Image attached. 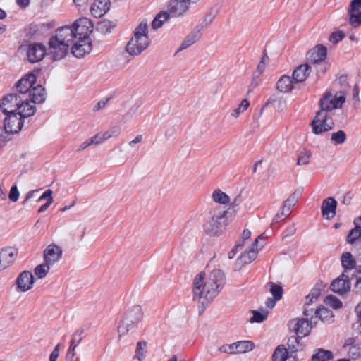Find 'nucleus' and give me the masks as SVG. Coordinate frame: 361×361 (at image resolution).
I'll return each mask as SVG.
<instances>
[{"mask_svg":"<svg viewBox=\"0 0 361 361\" xmlns=\"http://www.w3.org/2000/svg\"><path fill=\"white\" fill-rule=\"evenodd\" d=\"M97 30L103 33L106 34L110 32V22L108 20H104L99 22L97 25Z\"/></svg>","mask_w":361,"mask_h":361,"instance_id":"54","label":"nucleus"},{"mask_svg":"<svg viewBox=\"0 0 361 361\" xmlns=\"http://www.w3.org/2000/svg\"><path fill=\"white\" fill-rule=\"evenodd\" d=\"M310 156L311 153L310 151L301 152L298 157L297 164L299 166L307 164L309 163Z\"/></svg>","mask_w":361,"mask_h":361,"instance_id":"51","label":"nucleus"},{"mask_svg":"<svg viewBox=\"0 0 361 361\" xmlns=\"http://www.w3.org/2000/svg\"><path fill=\"white\" fill-rule=\"evenodd\" d=\"M289 325L293 327V331L298 337L302 338L308 335L314 324L306 318L294 319L290 322Z\"/></svg>","mask_w":361,"mask_h":361,"instance_id":"14","label":"nucleus"},{"mask_svg":"<svg viewBox=\"0 0 361 361\" xmlns=\"http://www.w3.org/2000/svg\"><path fill=\"white\" fill-rule=\"evenodd\" d=\"M355 277H356L355 286L357 288H359L361 290V267L357 271Z\"/></svg>","mask_w":361,"mask_h":361,"instance_id":"64","label":"nucleus"},{"mask_svg":"<svg viewBox=\"0 0 361 361\" xmlns=\"http://www.w3.org/2000/svg\"><path fill=\"white\" fill-rule=\"evenodd\" d=\"M253 316L250 319L251 322H262L267 318L269 311L266 309H261L260 312L252 311Z\"/></svg>","mask_w":361,"mask_h":361,"instance_id":"42","label":"nucleus"},{"mask_svg":"<svg viewBox=\"0 0 361 361\" xmlns=\"http://www.w3.org/2000/svg\"><path fill=\"white\" fill-rule=\"evenodd\" d=\"M120 133V129L118 127H114L104 133H98L94 136L96 145L100 144L113 136H116Z\"/></svg>","mask_w":361,"mask_h":361,"instance_id":"32","label":"nucleus"},{"mask_svg":"<svg viewBox=\"0 0 361 361\" xmlns=\"http://www.w3.org/2000/svg\"><path fill=\"white\" fill-rule=\"evenodd\" d=\"M348 355L350 358L356 360L361 356V347L353 345L349 348Z\"/></svg>","mask_w":361,"mask_h":361,"instance_id":"52","label":"nucleus"},{"mask_svg":"<svg viewBox=\"0 0 361 361\" xmlns=\"http://www.w3.org/2000/svg\"><path fill=\"white\" fill-rule=\"evenodd\" d=\"M257 256V250H231L228 253L230 259H235L233 269L240 270L245 264L252 262Z\"/></svg>","mask_w":361,"mask_h":361,"instance_id":"9","label":"nucleus"},{"mask_svg":"<svg viewBox=\"0 0 361 361\" xmlns=\"http://www.w3.org/2000/svg\"><path fill=\"white\" fill-rule=\"evenodd\" d=\"M224 283V274L219 269H214L205 279V274L200 272L193 282L194 300L204 308L216 296Z\"/></svg>","mask_w":361,"mask_h":361,"instance_id":"1","label":"nucleus"},{"mask_svg":"<svg viewBox=\"0 0 361 361\" xmlns=\"http://www.w3.org/2000/svg\"><path fill=\"white\" fill-rule=\"evenodd\" d=\"M227 209L216 204H211L207 209L202 226L204 233L209 237H219L228 225Z\"/></svg>","mask_w":361,"mask_h":361,"instance_id":"2","label":"nucleus"},{"mask_svg":"<svg viewBox=\"0 0 361 361\" xmlns=\"http://www.w3.org/2000/svg\"><path fill=\"white\" fill-rule=\"evenodd\" d=\"M219 351L224 353L235 354L234 343L225 344L218 348Z\"/></svg>","mask_w":361,"mask_h":361,"instance_id":"56","label":"nucleus"},{"mask_svg":"<svg viewBox=\"0 0 361 361\" xmlns=\"http://www.w3.org/2000/svg\"><path fill=\"white\" fill-rule=\"evenodd\" d=\"M61 347V343H58L54 350L51 352L49 356V361H56L59 355V349Z\"/></svg>","mask_w":361,"mask_h":361,"instance_id":"60","label":"nucleus"},{"mask_svg":"<svg viewBox=\"0 0 361 361\" xmlns=\"http://www.w3.org/2000/svg\"><path fill=\"white\" fill-rule=\"evenodd\" d=\"M288 357H290V353L283 345H279L274 350L272 359L273 361H286Z\"/></svg>","mask_w":361,"mask_h":361,"instance_id":"36","label":"nucleus"},{"mask_svg":"<svg viewBox=\"0 0 361 361\" xmlns=\"http://www.w3.org/2000/svg\"><path fill=\"white\" fill-rule=\"evenodd\" d=\"M331 288L332 291L340 295L348 292L350 289V282L348 276L342 274L339 277L332 281Z\"/></svg>","mask_w":361,"mask_h":361,"instance_id":"19","label":"nucleus"},{"mask_svg":"<svg viewBox=\"0 0 361 361\" xmlns=\"http://www.w3.org/2000/svg\"><path fill=\"white\" fill-rule=\"evenodd\" d=\"M327 49L322 44L314 47L312 53V61L315 63L323 62L326 58Z\"/></svg>","mask_w":361,"mask_h":361,"instance_id":"33","label":"nucleus"},{"mask_svg":"<svg viewBox=\"0 0 361 361\" xmlns=\"http://www.w3.org/2000/svg\"><path fill=\"white\" fill-rule=\"evenodd\" d=\"M331 140L336 145L343 144L346 140V135L343 130H341L336 133H333Z\"/></svg>","mask_w":361,"mask_h":361,"instance_id":"48","label":"nucleus"},{"mask_svg":"<svg viewBox=\"0 0 361 361\" xmlns=\"http://www.w3.org/2000/svg\"><path fill=\"white\" fill-rule=\"evenodd\" d=\"M354 224L355 227L350 231L346 238L350 244H353L357 240L361 241V216L355 219Z\"/></svg>","mask_w":361,"mask_h":361,"instance_id":"29","label":"nucleus"},{"mask_svg":"<svg viewBox=\"0 0 361 361\" xmlns=\"http://www.w3.org/2000/svg\"><path fill=\"white\" fill-rule=\"evenodd\" d=\"M211 198L215 204H218V206L224 207L225 209L231 203L229 195L219 188L212 192Z\"/></svg>","mask_w":361,"mask_h":361,"instance_id":"26","label":"nucleus"},{"mask_svg":"<svg viewBox=\"0 0 361 361\" xmlns=\"http://www.w3.org/2000/svg\"><path fill=\"white\" fill-rule=\"evenodd\" d=\"M75 42L72 47V54L77 58L84 57L92 50V44L90 40L75 39Z\"/></svg>","mask_w":361,"mask_h":361,"instance_id":"20","label":"nucleus"},{"mask_svg":"<svg viewBox=\"0 0 361 361\" xmlns=\"http://www.w3.org/2000/svg\"><path fill=\"white\" fill-rule=\"evenodd\" d=\"M270 292L276 300H279L282 298L283 289L279 285L271 283Z\"/></svg>","mask_w":361,"mask_h":361,"instance_id":"50","label":"nucleus"},{"mask_svg":"<svg viewBox=\"0 0 361 361\" xmlns=\"http://www.w3.org/2000/svg\"><path fill=\"white\" fill-rule=\"evenodd\" d=\"M142 140V136L141 135H138L133 140L129 142L128 145L133 148L136 144L141 142Z\"/></svg>","mask_w":361,"mask_h":361,"instance_id":"63","label":"nucleus"},{"mask_svg":"<svg viewBox=\"0 0 361 361\" xmlns=\"http://www.w3.org/2000/svg\"><path fill=\"white\" fill-rule=\"evenodd\" d=\"M342 265L345 269H352L355 265V260L350 252H345L341 257Z\"/></svg>","mask_w":361,"mask_h":361,"instance_id":"43","label":"nucleus"},{"mask_svg":"<svg viewBox=\"0 0 361 361\" xmlns=\"http://www.w3.org/2000/svg\"><path fill=\"white\" fill-rule=\"evenodd\" d=\"M261 82V77L253 74L251 82L249 85L247 94L252 92L256 87L259 86Z\"/></svg>","mask_w":361,"mask_h":361,"instance_id":"53","label":"nucleus"},{"mask_svg":"<svg viewBox=\"0 0 361 361\" xmlns=\"http://www.w3.org/2000/svg\"><path fill=\"white\" fill-rule=\"evenodd\" d=\"M49 267L50 266L44 262L37 265L34 269V273L37 279H42L44 278L49 271Z\"/></svg>","mask_w":361,"mask_h":361,"instance_id":"40","label":"nucleus"},{"mask_svg":"<svg viewBox=\"0 0 361 361\" xmlns=\"http://www.w3.org/2000/svg\"><path fill=\"white\" fill-rule=\"evenodd\" d=\"M319 295L320 290L319 289H312L310 294L306 296L304 304L312 306L314 303H315L317 301Z\"/></svg>","mask_w":361,"mask_h":361,"instance_id":"45","label":"nucleus"},{"mask_svg":"<svg viewBox=\"0 0 361 361\" xmlns=\"http://www.w3.org/2000/svg\"><path fill=\"white\" fill-rule=\"evenodd\" d=\"M147 355V342L145 341H139L137 343L135 349V358L139 361H142Z\"/></svg>","mask_w":361,"mask_h":361,"instance_id":"38","label":"nucleus"},{"mask_svg":"<svg viewBox=\"0 0 361 361\" xmlns=\"http://www.w3.org/2000/svg\"><path fill=\"white\" fill-rule=\"evenodd\" d=\"M4 118V133L7 134L18 133L23 126V119L25 117L21 116L18 113L7 114Z\"/></svg>","mask_w":361,"mask_h":361,"instance_id":"11","label":"nucleus"},{"mask_svg":"<svg viewBox=\"0 0 361 361\" xmlns=\"http://www.w3.org/2000/svg\"><path fill=\"white\" fill-rule=\"evenodd\" d=\"M149 45L148 26L142 21L135 29L133 36L126 46V51L130 56H137Z\"/></svg>","mask_w":361,"mask_h":361,"instance_id":"5","label":"nucleus"},{"mask_svg":"<svg viewBox=\"0 0 361 361\" xmlns=\"http://www.w3.org/2000/svg\"><path fill=\"white\" fill-rule=\"evenodd\" d=\"M353 100L355 106L358 105L360 103L359 98V87L357 84H355L353 90Z\"/></svg>","mask_w":361,"mask_h":361,"instance_id":"58","label":"nucleus"},{"mask_svg":"<svg viewBox=\"0 0 361 361\" xmlns=\"http://www.w3.org/2000/svg\"><path fill=\"white\" fill-rule=\"evenodd\" d=\"M268 59H269V57H268L267 53L265 51H264L262 59L257 67V69L253 73V74H255V75L261 77L264 71V69L266 67V63H267V61H268Z\"/></svg>","mask_w":361,"mask_h":361,"instance_id":"46","label":"nucleus"},{"mask_svg":"<svg viewBox=\"0 0 361 361\" xmlns=\"http://www.w3.org/2000/svg\"><path fill=\"white\" fill-rule=\"evenodd\" d=\"M19 195L20 193L18 190L17 187L16 185L11 187L8 195V198L10 199V200L12 202H16L19 198Z\"/></svg>","mask_w":361,"mask_h":361,"instance_id":"57","label":"nucleus"},{"mask_svg":"<svg viewBox=\"0 0 361 361\" xmlns=\"http://www.w3.org/2000/svg\"><path fill=\"white\" fill-rule=\"evenodd\" d=\"M345 101V94L341 92L339 94L333 96L330 92H326L320 99V111L326 112L335 109L341 108Z\"/></svg>","mask_w":361,"mask_h":361,"instance_id":"10","label":"nucleus"},{"mask_svg":"<svg viewBox=\"0 0 361 361\" xmlns=\"http://www.w3.org/2000/svg\"><path fill=\"white\" fill-rule=\"evenodd\" d=\"M337 207V202L333 197H328L325 199L322 204V212L324 218L326 219H331L336 215V209Z\"/></svg>","mask_w":361,"mask_h":361,"instance_id":"23","label":"nucleus"},{"mask_svg":"<svg viewBox=\"0 0 361 361\" xmlns=\"http://www.w3.org/2000/svg\"><path fill=\"white\" fill-rule=\"evenodd\" d=\"M46 53L45 47L39 43H34L29 45L27 51L28 61L30 63H37L42 60Z\"/></svg>","mask_w":361,"mask_h":361,"instance_id":"18","label":"nucleus"},{"mask_svg":"<svg viewBox=\"0 0 361 361\" xmlns=\"http://www.w3.org/2000/svg\"><path fill=\"white\" fill-rule=\"evenodd\" d=\"M316 309L314 310H304L303 314L305 317L306 319H309L310 321L311 324H316L317 323V321L315 319V315H314V311Z\"/></svg>","mask_w":361,"mask_h":361,"instance_id":"55","label":"nucleus"},{"mask_svg":"<svg viewBox=\"0 0 361 361\" xmlns=\"http://www.w3.org/2000/svg\"><path fill=\"white\" fill-rule=\"evenodd\" d=\"M192 0H171L168 6L169 13L174 17L183 15L189 8Z\"/></svg>","mask_w":361,"mask_h":361,"instance_id":"17","label":"nucleus"},{"mask_svg":"<svg viewBox=\"0 0 361 361\" xmlns=\"http://www.w3.org/2000/svg\"><path fill=\"white\" fill-rule=\"evenodd\" d=\"M52 193H53V192H52V190H50V189L47 190H46V191H45V192H44V193H43V194L39 197V198L38 201H41V200H44V199H47V200L48 199L53 198V197H52V196H51V195H52Z\"/></svg>","mask_w":361,"mask_h":361,"instance_id":"62","label":"nucleus"},{"mask_svg":"<svg viewBox=\"0 0 361 361\" xmlns=\"http://www.w3.org/2000/svg\"><path fill=\"white\" fill-rule=\"evenodd\" d=\"M62 250H44V263L49 266L56 264L62 257Z\"/></svg>","mask_w":361,"mask_h":361,"instance_id":"28","label":"nucleus"},{"mask_svg":"<svg viewBox=\"0 0 361 361\" xmlns=\"http://www.w3.org/2000/svg\"><path fill=\"white\" fill-rule=\"evenodd\" d=\"M298 201L295 193L290 195L286 200H285L281 207V210L278 212L273 219V222H278L290 215L293 207L295 205Z\"/></svg>","mask_w":361,"mask_h":361,"instance_id":"15","label":"nucleus"},{"mask_svg":"<svg viewBox=\"0 0 361 361\" xmlns=\"http://www.w3.org/2000/svg\"><path fill=\"white\" fill-rule=\"evenodd\" d=\"M333 357V353L330 350L319 349L318 352L312 356V361H328Z\"/></svg>","mask_w":361,"mask_h":361,"instance_id":"39","label":"nucleus"},{"mask_svg":"<svg viewBox=\"0 0 361 361\" xmlns=\"http://www.w3.org/2000/svg\"><path fill=\"white\" fill-rule=\"evenodd\" d=\"M311 67L307 63L298 66L293 72L292 78L295 83L303 82L310 75Z\"/></svg>","mask_w":361,"mask_h":361,"instance_id":"25","label":"nucleus"},{"mask_svg":"<svg viewBox=\"0 0 361 361\" xmlns=\"http://www.w3.org/2000/svg\"><path fill=\"white\" fill-rule=\"evenodd\" d=\"M215 17V14H213L212 13H207L205 16L203 23H204L206 26L210 25L214 20Z\"/></svg>","mask_w":361,"mask_h":361,"instance_id":"61","label":"nucleus"},{"mask_svg":"<svg viewBox=\"0 0 361 361\" xmlns=\"http://www.w3.org/2000/svg\"><path fill=\"white\" fill-rule=\"evenodd\" d=\"M250 106V102L247 99H244L241 101L240 104L233 109L231 113V117L238 118L241 114L245 112Z\"/></svg>","mask_w":361,"mask_h":361,"instance_id":"37","label":"nucleus"},{"mask_svg":"<svg viewBox=\"0 0 361 361\" xmlns=\"http://www.w3.org/2000/svg\"><path fill=\"white\" fill-rule=\"evenodd\" d=\"M63 27H67L71 31V42H73L76 39L90 40L89 37L93 30L91 20L85 17L76 20L71 27L63 26Z\"/></svg>","mask_w":361,"mask_h":361,"instance_id":"7","label":"nucleus"},{"mask_svg":"<svg viewBox=\"0 0 361 361\" xmlns=\"http://www.w3.org/2000/svg\"><path fill=\"white\" fill-rule=\"evenodd\" d=\"M92 144H96V141H95V139H94V136L92 137H91L90 139L87 140L85 142H83L82 143H81L80 145V146L78 147V151H82L85 148H87V147H89L90 145H91Z\"/></svg>","mask_w":361,"mask_h":361,"instance_id":"59","label":"nucleus"},{"mask_svg":"<svg viewBox=\"0 0 361 361\" xmlns=\"http://www.w3.org/2000/svg\"><path fill=\"white\" fill-rule=\"evenodd\" d=\"M251 231L244 229L234 248H262L268 245L267 236L264 233H262L254 240L251 239Z\"/></svg>","mask_w":361,"mask_h":361,"instance_id":"8","label":"nucleus"},{"mask_svg":"<svg viewBox=\"0 0 361 361\" xmlns=\"http://www.w3.org/2000/svg\"><path fill=\"white\" fill-rule=\"evenodd\" d=\"M45 90L41 85L32 87L27 94L28 102L30 104L42 103L45 99Z\"/></svg>","mask_w":361,"mask_h":361,"instance_id":"27","label":"nucleus"},{"mask_svg":"<svg viewBox=\"0 0 361 361\" xmlns=\"http://www.w3.org/2000/svg\"><path fill=\"white\" fill-rule=\"evenodd\" d=\"M294 81L288 75L281 76L277 82V89L283 93L290 92L293 88Z\"/></svg>","mask_w":361,"mask_h":361,"instance_id":"31","label":"nucleus"},{"mask_svg":"<svg viewBox=\"0 0 361 361\" xmlns=\"http://www.w3.org/2000/svg\"><path fill=\"white\" fill-rule=\"evenodd\" d=\"M197 40V36L195 33H190L188 35L186 38L183 40L181 45L178 49V51H180L182 50L185 49L189 47L192 44H193Z\"/></svg>","mask_w":361,"mask_h":361,"instance_id":"44","label":"nucleus"},{"mask_svg":"<svg viewBox=\"0 0 361 361\" xmlns=\"http://www.w3.org/2000/svg\"><path fill=\"white\" fill-rule=\"evenodd\" d=\"M314 315L317 321L320 319L322 322L329 321L333 317L332 312L324 307L317 308L314 311Z\"/></svg>","mask_w":361,"mask_h":361,"instance_id":"35","label":"nucleus"},{"mask_svg":"<svg viewBox=\"0 0 361 361\" xmlns=\"http://www.w3.org/2000/svg\"><path fill=\"white\" fill-rule=\"evenodd\" d=\"M18 255L17 250H0V271L8 267Z\"/></svg>","mask_w":361,"mask_h":361,"instance_id":"24","label":"nucleus"},{"mask_svg":"<svg viewBox=\"0 0 361 361\" xmlns=\"http://www.w3.org/2000/svg\"><path fill=\"white\" fill-rule=\"evenodd\" d=\"M0 109L4 114L18 113L24 117H30L36 111L35 106L28 102L27 95L9 94L2 99Z\"/></svg>","mask_w":361,"mask_h":361,"instance_id":"3","label":"nucleus"},{"mask_svg":"<svg viewBox=\"0 0 361 361\" xmlns=\"http://www.w3.org/2000/svg\"><path fill=\"white\" fill-rule=\"evenodd\" d=\"M35 283L32 274L30 271H23L18 276L16 284L18 289L22 292H26L30 290Z\"/></svg>","mask_w":361,"mask_h":361,"instance_id":"16","label":"nucleus"},{"mask_svg":"<svg viewBox=\"0 0 361 361\" xmlns=\"http://www.w3.org/2000/svg\"><path fill=\"white\" fill-rule=\"evenodd\" d=\"M143 318L142 309L140 305H134L125 314L123 319L118 326V336H125L130 330L142 321Z\"/></svg>","mask_w":361,"mask_h":361,"instance_id":"6","label":"nucleus"},{"mask_svg":"<svg viewBox=\"0 0 361 361\" xmlns=\"http://www.w3.org/2000/svg\"><path fill=\"white\" fill-rule=\"evenodd\" d=\"M169 17V14L167 12H161L157 14L155 18L153 20L152 26L154 29H158L161 27L164 22L166 21Z\"/></svg>","mask_w":361,"mask_h":361,"instance_id":"41","label":"nucleus"},{"mask_svg":"<svg viewBox=\"0 0 361 361\" xmlns=\"http://www.w3.org/2000/svg\"><path fill=\"white\" fill-rule=\"evenodd\" d=\"M71 31L67 27H60L49 41V54L55 61L64 58L68 51L71 42Z\"/></svg>","mask_w":361,"mask_h":361,"instance_id":"4","label":"nucleus"},{"mask_svg":"<svg viewBox=\"0 0 361 361\" xmlns=\"http://www.w3.org/2000/svg\"><path fill=\"white\" fill-rule=\"evenodd\" d=\"M109 0H94L91 6L90 12L95 18H100L109 10Z\"/></svg>","mask_w":361,"mask_h":361,"instance_id":"22","label":"nucleus"},{"mask_svg":"<svg viewBox=\"0 0 361 361\" xmlns=\"http://www.w3.org/2000/svg\"><path fill=\"white\" fill-rule=\"evenodd\" d=\"M333 124L332 122H328L327 113L324 111H318L311 123L312 132L316 135L331 130Z\"/></svg>","mask_w":361,"mask_h":361,"instance_id":"12","label":"nucleus"},{"mask_svg":"<svg viewBox=\"0 0 361 361\" xmlns=\"http://www.w3.org/2000/svg\"><path fill=\"white\" fill-rule=\"evenodd\" d=\"M35 81L36 76L34 73H28L22 78L16 84L20 95H27Z\"/></svg>","mask_w":361,"mask_h":361,"instance_id":"21","label":"nucleus"},{"mask_svg":"<svg viewBox=\"0 0 361 361\" xmlns=\"http://www.w3.org/2000/svg\"><path fill=\"white\" fill-rule=\"evenodd\" d=\"M324 302L326 305L334 309L340 308L342 306V302L336 296L331 295L326 296Z\"/></svg>","mask_w":361,"mask_h":361,"instance_id":"47","label":"nucleus"},{"mask_svg":"<svg viewBox=\"0 0 361 361\" xmlns=\"http://www.w3.org/2000/svg\"><path fill=\"white\" fill-rule=\"evenodd\" d=\"M255 347V344L250 341H240L234 343L235 354L246 353L251 351Z\"/></svg>","mask_w":361,"mask_h":361,"instance_id":"34","label":"nucleus"},{"mask_svg":"<svg viewBox=\"0 0 361 361\" xmlns=\"http://www.w3.org/2000/svg\"><path fill=\"white\" fill-rule=\"evenodd\" d=\"M348 23L353 28L361 25V0H351L348 8Z\"/></svg>","mask_w":361,"mask_h":361,"instance_id":"13","label":"nucleus"},{"mask_svg":"<svg viewBox=\"0 0 361 361\" xmlns=\"http://www.w3.org/2000/svg\"><path fill=\"white\" fill-rule=\"evenodd\" d=\"M345 32L343 30H336L333 32L329 37V40L336 44L345 38Z\"/></svg>","mask_w":361,"mask_h":361,"instance_id":"49","label":"nucleus"},{"mask_svg":"<svg viewBox=\"0 0 361 361\" xmlns=\"http://www.w3.org/2000/svg\"><path fill=\"white\" fill-rule=\"evenodd\" d=\"M288 352L290 353V357L296 358V353L303 350V345L300 343L298 337L293 336L288 340Z\"/></svg>","mask_w":361,"mask_h":361,"instance_id":"30","label":"nucleus"}]
</instances>
